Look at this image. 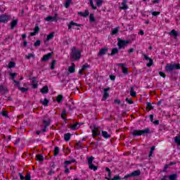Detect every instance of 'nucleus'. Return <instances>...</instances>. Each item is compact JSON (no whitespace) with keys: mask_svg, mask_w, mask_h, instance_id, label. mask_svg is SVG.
<instances>
[{"mask_svg":"<svg viewBox=\"0 0 180 180\" xmlns=\"http://www.w3.org/2000/svg\"><path fill=\"white\" fill-rule=\"evenodd\" d=\"M91 133H92V137L94 139L101 135V131L96 126L91 129Z\"/></svg>","mask_w":180,"mask_h":180,"instance_id":"6e6552de","label":"nucleus"},{"mask_svg":"<svg viewBox=\"0 0 180 180\" xmlns=\"http://www.w3.org/2000/svg\"><path fill=\"white\" fill-rule=\"evenodd\" d=\"M129 43L130 41L129 40L117 38V46L120 50H121V49H124Z\"/></svg>","mask_w":180,"mask_h":180,"instance_id":"7ed1b4c3","label":"nucleus"},{"mask_svg":"<svg viewBox=\"0 0 180 180\" xmlns=\"http://www.w3.org/2000/svg\"><path fill=\"white\" fill-rule=\"evenodd\" d=\"M119 53V49L117 48H113L111 51V53L108 54V56H115Z\"/></svg>","mask_w":180,"mask_h":180,"instance_id":"7c9ffc66","label":"nucleus"},{"mask_svg":"<svg viewBox=\"0 0 180 180\" xmlns=\"http://www.w3.org/2000/svg\"><path fill=\"white\" fill-rule=\"evenodd\" d=\"M143 57L146 60V61H149V63L146 64V67L150 68L151 67V65H153V64H154V60L151 59V58L148 57V56L143 53Z\"/></svg>","mask_w":180,"mask_h":180,"instance_id":"0eeeda50","label":"nucleus"},{"mask_svg":"<svg viewBox=\"0 0 180 180\" xmlns=\"http://www.w3.org/2000/svg\"><path fill=\"white\" fill-rule=\"evenodd\" d=\"M39 102L41 103H42V105H44V106H49V103L50 102V101H49V99H47V98H45L44 100L41 99L39 101Z\"/></svg>","mask_w":180,"mask_h":180,"instance_id":"b1692460","label":"nucleus"},{"mask_svg":"<svg viewBox=\"0 0 180 180\" xmlns=\"http://www.w3.org/2000/svg\"><path fill=\"white\" fill-rule=\"evenodd\" d=\"M89 68V65H88V63H86L84 65H83V66L82 67V70L84 71L86 69Z\"/></svg>","mask_w":180,"mask_h":180,"instance_id":"052dcab7","label":"nucleus"},{"mask_svg":"<svg viewBox=\"0 0 180 180\" xmlns=\"http://www.w3.org/2000/svg\"><path fill=\"white\" fill-rule=\"evenodd\" d=\"M170 36H173L174 39H176V37L180 36V32H178V31L175 30H172L171 32H169Z\"/></svg>","mask_w":180,"mask_h":180,"instance_id":"dca6fc26","label":"nucleus"},{"mask_svg":"<svg viewBox=\"0 0 180 180\" xmlns=\"http://www.w3.org/2000/svg\"><path fill=\"white\" fill-rule=\"evenodd\" d=\"M78 15H79V16H82V18H87V16H89V11H88V9H86L84 12H79Z\"/></svg>","mask_w":180,"mask_h":180,"instance_id":"6ab92c4d","label":"nucleus"},{"mask_svg":"<svg viewBox=\"0 0 180 180\" xmlns=\"http://www.w3.org/2000/svg\"><path fill=\"white\" fill-rule=\"evenodd\" d=\"M132 136H133V137H139V136H141L140 129H139V130H137V129L134 130L132 131Z\"/></svg>","mask_w":180,"mask_h":180,"instance_id":"4be33fe9","label":"nucleus"},{"mask_svg":"<svg viewBox=\"0 0 180 180\" xmlns=\"http://www.w3.org/2000/svg\"><path fill=\"white\" fill-rule=\"evenodd\" d=\"M155 150V146H152L150 148V151L149 153V158H151L153 157V153H154V150Z\"/></svg>","mask_w":180,"mask_h":180,"instance_id":"49530a36","label":"nucleus"},{"mask_svg":"<svg viewBox=\"0 0 180 180\" xmlns=\"http://www.w3.org/2000/svg\"><path fill=\"white\" fill-rule=\"evenodd\" d=\"M52 39H54V32H51L46 37V41H50Z\"/></svg>","mask_w":180,"mask_h":180,"instance_id":"f704fd0d","label":"nucleus"},{"mask_svg":"<svg viewBox=\"0 0 180 180\" xmlns=\"http://www.w3.org/2000/svg\"><path fill=\"white\" fill-rule=\"evenodd\" d=\"M27 60H30V58H34V54L28 53L27 56H25Z\"/></svg>","mask_w":180,"mask_h":180,"instance_id":"4d7b16f0","label":"nucleus"},{"mask_svg":"<svg viewBox=\"0 0 180 180\" xmlns=\"http://www.w3.org/2000/svg\"><path fill=\"white\" fill-rule=\"evenodd\" d=\"M159 75L162 77V78H166L167 75L164 72H159Z\"/></svg>","mask_w":180,"mask_h":180,"instance_id":"e2e57ef3","label":"nucleus"},{"mask_svg":"<svg viewBox=\"0 0 180 180\" xmlns=\"http://www.w3.org/2000/svg\"><path fill=\"white\" fill-rule=\"evenodd\" d=\"M42 123H44L45 127L49 128V126L51 124V120H43Z\"/></svg>","mask_w":180,"mask_h":180,"instance_id":"bb28decb","label":"nucleus"},{"mask_svg":"<svg viewBox=\"0 0 180 180\" xmlns=\"http://www.w3.org/2000/svg\"><path fill=\"white\" fill-rule=\"evenodd\" d=\"M141 174L140 170H135L130 174H128L124 176V179H128V178L139 176Z\"/></svg>","mask_w":180,"mask_h":180,"instance_id":"39448f33","label":"nucleus"},{"mask_svg":"<svg viewBox=\"0 0 180 180\" xmlns=\"http://www.w3.org/2000/svg\"><path fill=\"white\" fill-rule=\"evenodd\" d=\"M39 32H40V27H39V24H36L35 27L34 28V32H30V36L33 37V36H36V34H37V33H39Z\"/></svg>","mask_w":180,"mask_h":180,"instance_id":"4468645a","label":"nucleus"},{"mask_svg":"<svg viewBox=\"0 0 180 180\" xmlns=\"http://www.w3.org/2000/svg\"><path fill=\"white\" fill-rule=\"evenodd\" d=\"M37 79L36 77H32L30 78V80L32 81V84H39V82Z\"/></svg>","mask_w":180,"mask_h":180,"instance_id":"864d4df0","label":"nucleus"},{"mask_svg":"<svg viewBox=\"0 0 180 180\" xmlns=\"http://www.w3.org/2000/svg\"><path fill=\"white\" fill-rule=\"evenodd\" d=\"M9 75L11 76V79L13 82L15 81V78H16V73H9Z\"/></svg>","mask_w":180,"mask_h":180,"instance_id":"09e8293b","label":"nucleus"},{"mask_svg":"<svg viewBox=\"0 0 180 180\" xmlns=\"http://www.w3.org/2000/svg\"><path fill=\"white\" fill-rule=\"evenodd\" d=\"M70 128L72 130H77V129H79V122H76L75 124L71 125Z\"/></svg>","mask_w":180,"mask_h":180,"instance_id":"c9c22d12","label":"nucleus"},{"mask_svg":"<svg viewBox=\"0 0 180 180\" xmlns=\"http://www.w3.org/2000/svg\"><path fill=\"white\" fill-rule=\"evenodd\" d=\"M1 94H3L4 95H6V94H8V89L6 86L1 85Z\"/></svg>","mask_w":180,"mask_h":180,"instance_id":"a878e982","label":"nucleus"},{"mask_svg":"<svg viewBox=\"0 0 180 180\" xmlns=\"http://www.w3.org/2000/svg\"><path fill=\"white\" fill-rule=\"evenodd\" d=\"M94 160H95V158L94 156H91L89 158H87V162L89 165V169H92L93 171H97L98 170V166H95L94 165Z\"/></svg>","mask_w":180,"mask_h":180,"instance_id":"20e7f679","label":"nucleus"},{"mask_svg":"<svg viewBox=\"0 0 180 180\" xmlns=\"http://www.w3.org/2000/svg\"><path fill=\"white\" fill-rule=\"evenodd\" d=\"M13 83L15 84L14 86H18L19 89V87H20V82L17 80H13Z\"/></svg>","mask_w":180,"mask_h":180,"instance_id":"6e6d98bb","label":"nucleus"},{"mask_svg":"<svg viewBox=\"0 0 180 180\" xmlns=\"http://www.w3.org/2000/svg\"><path fill=\"white\" fill-rule=\"evenodd\" d=\"M76 146H78L79 148H82V143H81V141L76 142Z\"/></svg>","mask_w":180,"mask_h":180,"instance_id":"69168bd1","label":"nucleus"},{"mask_svg":"<svg viewBox=\"0 0 180 180\" xmlns=\"http://www.w3.org/2000/svg\"><path fill=\"white\" fill-rule=\"evenodd\" d=\"M9 20H11V15L6 13L1 15V23H8Z\"/></svg>","mask_w":180,"mask_h":180,"instance_id":"423d86ee","label":"nucleus"},{"mask_svg":"<svg viewBox=\"0 0 180 180\" xmlns=\"http://www.w3.org/2000/svg\"><path fill=\"white\" fill-rule=\"evenodd\" d=\"M125 101L128 103L129 105H133L134 103V102L133 101V99L131 98H127L125 99Z\"/></svg>","mask_w":180,"mask_h":180,"instance_id":"3c124183","label":"nucleus"},{"mask_svg":"<svg viewBox=\"0 0 180 180\" xmlns=\"http://www.w3.org/2000/svg\"><path fill=\"white\" fill-rule=\"evenodd\" d=\"M41 94H49V86H44V87H42V89H41Z\"/></svg>","mask_w":180,"mask_h":180,"instance_id":"4c0bfd02","label":"nucleus"},{"mask_svg":"<svg viewBox=\"0 0 180 180\" xmlns=\"http://www.w3.org/2000/svg\"><path fill=\"white\" fill-rule=\"evenodd\" d=\"M56 60H53L51 64V70H54L56 68Z\"/></svg>","mask_w":180,"mask_h":180,"instance_id":"603ef678","label":"nucleus"},{"mask_svg":"<svg viewBox=\"0 0 180 180\" xmlns=\"http://www.w3.org/2000/svg\"><path fill=\"white\" fill-rule=\"evenodd\" d=\"M120 29V27H117L114 28L111 32V35L115 36V34H117L119 33V30Z\"/></svg>","mask_w":180,"mask_h":180,"instance_id":"c756f323","label":"nucleus"},{"mask_svg":"<svg viewBox=\"0 0 180 180\" xmlns=\"http://www.w3.org/2000/svg\"><path fill=\"white\" fill-rule=\"evenodd\" d=\"M18 26V20H13L11 22V29L13 30Z\"/></svg>","mask_w":180,"mask_h":180,"instance_id":"5701e85b","label":"nucleus"},{"mask_svg":"<svg viewBox=\"0 0 180 180\" xmlns=\"http://www.w3.org/2000/svg\"><path fill=\"white\" fill-rule=\"evenodd\" d=\"M24 179H25V180H32V176H31L30 173L27 174L25 176Z\"/></svg>","mask_w":180,"mask_h":180,"instance_id":"680f3d73","label":"nucleus"},{"mask_svg":"<svg viewBox=\"0 0 180 180\" xmlns=\"http://www.w3.org/2000/svg\"><path fill=\"white\" fill-rule=\"evenodd\" d=\"M59 153H60V148L58 146H56L53 150V157H57Z\"/></svg>","mask_w":180,"mask_h":180,"instance_id":"2f4dec72","label":"nucleus"},{"mask_svg":"<svg viewBox=\"0 0 180 180\" xmlns=\"http://www.w3.org/2000/svg\"><path fill=\"white\" fill-rule=\"evenodd\" d=\"M72 26H77L78 27H81L82 25L76 23L74 21H70V23L68 25V30H71V29H72Z\"/></svg>","mask_w":180,"mask_h":180,"instance_id":"2eb2a0df","label":"nucleus"},{"mask_svg":"<svg viewBox=\"0 0 180 180\" xmlns=\"http://www.w3.org/2000/svg\"><path fill=\"white\" fill-rule=\"evenodd\" d=\"M68 71L70 74H74L75 72V64L72 63V66L68 68Z\"/></svg>","mask_w":180,"mask_h":180,"instance_id":"393cba45","label":"nucleus"},{"mask_svg":"<svg viewBox=\"0 0 180 180\" xmlns=\"http://www.w3.org/2000/svg\"><path fill=\"white\" fill-rule=\"evenodd\" d=\"M110 81H115L116 79V76L113 75H110Z\"/></svg>","mask_w":180,"mask_h":180,"instance_id":"338daca9","label":"nucleus"},{"mask_svg":"<svg viewBox=\"0 0 180 180\" xmlns=\"http://www.w3.org/2000/svg\"><path fill=\"white\" fill-rule=\"evenodd\" d=\"M72 58L73 60H78L79 58H81V51L77 50V48L75 46H73L72 48Z\"/></svg>","mask_w":180,"mask_h":180,"instance_id":"f03ea898","label":"nucleus"},{"mask_svg":"<svg viewBox=\"0 0 180 180\" xmlns=\"http://www.w3.org/2000/svg\"><path fill=\"white\" fill-rule=\"evenodd\" d=\"M89 2H90V6H91V8L94 9V11H96V9H98V8L96 7V6H95V4H94V1L89 0Z\"/></svg>","mask_w":180,"mask_h":180,"instance_id":"c03bdc74","label":"nucleus"},{"mask_svg":"<svg viewBox=\"0 0 180 180\" xmlns=\"http://www.w3.org/2000/svg\"><path fill=\"white\" fill-rule=\"evenodd\" d=\"M89 22L91 23L95 22V15H94V13H91L89 15Z\"/></svg>","mask_w":180,"mask_h":180,"instance_id":"37998d69","label":"nucleus"},{"mask_svg":"<svg viewBox=\"0 0 180 180\" xmlns=\"http://www.w3.org/2000/svg\"><path fill=\"white\" fill-rule=\"evenodd\" d=\"M18 89H19V91H21L22 92H27V91H29V88H25V87H22V86H20Z\"/></svg>","mask_w":180,"mask_h":180,"instance_id":"5fc2aeb1","label":"nucleus"},{"mask_svg":"<svg viewBox=\"0 0 180 180\" xmlns=\"http://www.w3.org/2000/svg\"><path fill=\"white\" fill-rule=\"evenodd\" d=\"M96 6L98 7V8H101V6H102V4H103V0H96Z\"/></svg>","mask_w":180,"mask_h":180,"instance_id":"a18cd8bd","label":"nucleus"},{"mask_svg":"<svg viewBox=\"0 0 180 180\" xmlns=\"http://www.w3.org/2000/svg\"><path fill=\"white\" fill-rule=\"evenodd\" d=\"M15 65H16V63L13 61H10L8 63V68H15Z\"/></svg>","mask_w":180,"mask_h":180,"instance_id":"79ce46f5","label":"nucleus"},{"mask_svg":"<svg viewBox=\"0 0 180 180\" xmlns=\"http://www.w3.org/2000/svg\"><path fill=\"white\" fill-rule=\"evenodd\" d=\"M53 52L48 53L47 54H45L43 56V57L41 58V61H49L50 58H51V56H53Z\"/></svg>","mask_w":180,"mask_h":180,"instance_id":"9d476101","label":"nucleus"},{"mask_svg":"<svg viewBox=\"0 0 180 180\" xmlns=\"http://www.w3.org/2000/svg\"><path fill=\"white\" fill-rule=\"evenodd\" d=\"M101 136L105 139L106 140H108V139H110V134H109L108 133V131H101Z\"/></svg>","mask_w":180,"mask_h":180,"instance_id":"aec40b11","label":"nucleus"},{"mask_svg":"<svg viewBox=\"0 0 180 180\" xmlns=\"http://www.w3.org/2000/svg\"><path fill=\"white\" fill-rule=\"evenodd\" d=\"M146 108L148 109V110H153L154 106H153L150 102H148L146 103Z\"/></svg>","mask_w":180,"mask_h":180,"instance_id":"a19ab883","label":"nucleus"},{"mask_svg":"<svg viewBox=\"0 0 180 180\" xmlns=\"http://www.w3.org/2000/svg\"><path fill=\"white\" fill-rule=\"evenodd\" d=\"M130 95L133 98H134L135 96H137V93H136V91H134V87H133V86L131 87Z\"/></svg>","mask_w":180,"mask_h":180,"instance_id":"58836bf2","label":"nucleus"},{"mask_svg":"<svg viewBox=\"0 0 180 180\" xmlns=\"http://www.w3.org/2000/svg\"><path fill=\"white\" fill-rule=\"evenodd\" d=\"M165 70L166 72H172L174 70H180V64L179 63H167Z\"/></svg>","mask_w":180,"mask_h":180,"instance_id":"f257e3e1","label":"nucleus"},{"mask_svg":"<svg viewBox=\"0 0 180 180\" xmlns=\"http://www.w3.org/2000/svg\"><path fill=\"white\" fill-rule=\"evenodd\" d=\"M161 12L160 11H153L152 12V15L153 16H158L159 15H160Z\"/></svg>","mask_w":180,"mask_h":180,"instance_id":"bf43d9fd","label":"nucleus"},{"mask_svg":"<svg viewBox=\"0 0 180 180\" xmlns=\"http://www.w3.org/2000/svg\"><path fill=\"white\" fill-rule=\"evenodd\" d=\"M120 8L122 9V11H126L127 9H129V6H127V0L122 1Z\"/></svg>","mask_w":180,"mask_h":180,"instance_id":"f8f14e48","label":"nucleus"},{"mask_svg":"<svg viewBox=\"0 0 180 180\" xmlns=\"http://www.w3.org/2000/svg\"><path fill=\"white\" fill-rule=\"evenodd\" d=\"M108 49L105 47V48H102L98 53V56H105V54H106V53H108Z\"/></svg>","mask_w":180,"mask_h":180,"instance_id":"412c9836","label":"nucleus"},{"mask_svg":"<svg viewBox=\"0 0 180 180\" xmlns=\"http://www.w3.org/2000/svg\"><path fill=\"white\" fill-rule=\"evenodd\" d=\"M64 140L65 141H70V140H71V134L70 133L65 134Z\"/></svg>","mask_w":180,"mask_h":180,"instance_id":"473e14b6","label":"nucleus"},{"mask_svg":"<svg viewBox=\"0 0 180 180\" xmlns=\"http://www.w3.org/2000/svg\"><path fill=\"white\" fill-rule=\"evenodd\" d=\"M40 44H41V40H37L34 43V47H39L40 46Z\"/></svg>","mask_w":180,"mask_h":180,"instance_id":"8fccbe9b","label":"nucleus"},{"mask_svg":"<svg viewBox=\"0 0 180 180\" xmlns=\"http://www.w3.org/2000/svg\"><path fill=\"white\" fill-rule=\"evenodd\" d=\"M122 72L123 74H124V75H127V74H129V70L127 69V68H123Z\"/></svg>","mask_w":180,"mask_h":180,"instance_id":"13d9d810","label":"nucleus"},{"mask_svg":"<svg viewBox=\"0 0 180 180\" xmlns=\"http://www.w3.org/2000/svg\"><path fill=\"white\" fill-rule=\"evenodd\" d=\"M32 86L33 89H37V87L39 86V83H33L32 84Z\"/></svg>","mask_w":180,"mask_h":180,"instance_id":"0e129e2a","label":"nucleus"},{"mask_svg":"<svg viewBox=\"0 0 180 180\" xmlns=\"http://www.w3.org/2000/svg\"><path fill=\"white\" fill-rule=\"evenodd\" d=\"M1 116H3V117H4L5 119H10L9 117V112H8L6 110H1Z\"/></svg>","mask_w":180,"mask_h":180,"instance_id":"a211bd4d","label":"nucleus"},{"mask_svg":"<svg viewBox=\"0 0 180 180\" xmlns=\"http://www.w3.org/2000/svg\"><path fill=\"white\" fill-rule=\"evenodd\" d=\"M140 131H141V136H147L148 134H151V129H150V128H146Z\"/></svg>","mask_w":180,"mask_h":180,"instance_id":"ddd939ff","label":"nucleus"},{"mask_svg":"<svg viewBox=\"0 0 180 180\" xmlns=\"http://www.w3.org/2000/svg\"><path fill=\"white\" fill-rule=\"evenodd\" d=\"M18 175H19L20 179L21 180L25 179V176H24V175H23L21 172H19V173H18Z\"/></svg>","mask_w":180,"mask_h":180,"instance_id":"774afa93","label":"nucleus"},{"mask_svg":"<svg viewBox=\"0 0 180 180\" xmlns=\"http://www.w3.org/2000/svg\"><path fill=\"white\" fill-rule=\"evenodd\" d=\"M71 2H72V0H66L64 4L65 8L68 9V8H70V5H71Z\"/></svg>","mask_w":180,"mask_h":180,"instance_id":"ea45409f","label":"nucleus"},{"mask_svg":"<svg viewBox=\"0 0 180 180\" xmlns=\"http://www.w3.org/2000/svg\"><path fill=\"white\" fill-rule=\"evenodd\" d=\"M169 180H177L178 179V174H172L168 176Z\"/></svg>","mask_w":180,"mask_h":180,"instance_id":"c85d7f7f","label":"nucleus"},{"mask_svg":"<svg viewBox=\"0 0 180 180\" xmlns=\"http://www.w3.org/2000/svg\"><path fill=\"white\" fill-rule=\"evenodd\" d=\"M105 179H107V180H120V179H122V178H120V176L119 174H116L112 179L106 177Z\"/></svg>","mask_w":180,"mask_h":180,"instance_id":"e433bc0d","label":"nucleus"},{"mask_svg":"<svg viewBox=\"0 0 180 180\" xmlns=\"http://www.w3.org/2000/svg\"><path fill=\"white\" fill-rule=\"evenodd\" d=\"M63 99H64V96H63L61 94H59L56 97V102H58V103H61V102H63Z\"/></svg>","mask_w":180,"mask_h":180,"instance_id":"72a5a7b5","label":"nucleus"},{"mask_svg":"<svg viewBox=\"0 0 180 180\" xmlns=\"http://www.w3.org/2000/svg\"><path fill=\"white\" fill-rule=\"evenodd\" d=\"M60 117L64 120L65 123H67V110L65 108L63 110Z\"/></svg>","mask_w":180,"mask_h":180,"instance_id":"f3484780","label":"nucleus"},{"mask_svg":"<svg viewBox=\"0 0 180 180\" xmlns=\"http://www.w3.org/2000/svg\"><path fill=\"white\" fill-rule=\"evenodd\" d=\"M103 91L104 92L103 94V98L101 99L102 101H106V99H108V98H109V93L108 92V91H110V87L105 88Z\"/></svg>","mask_w":180,"mask_h":180,"instance_id":"1a4fd4ad","label":"nucleus"},{"mask_svg":"<svg viewBox=\"0 0 180 180\" xmlns=\"http://www.w3.org/2000/svg\"><path fill=\"white\" fill-rule=\"evenodd\" d=\"M57 16H58V14H55V16H48L45 18V20H46V22H57Z\"/></svg>","mask_w":180,"mask_h":180,"instance_id":"9b49d317","label":"nucleus"},{"mask_svg":"<svg viewBox=\"0 0 180 180\" xmlns=\"http://www.w3.org/2000/svg\"><path fill=\"white\" fill-rule=\"evenodd\" d=\"M37 161H39V162H43L44 161V157L43 155L38 154L36 155Z\"/></svg>","mask_w":180,"mask_h":180,"instance_id":"cd10ccee","label":"nucleus"},{"mask_svg":"<svg viewBox=\"0 0 180 180\" xmlns=\"http://www.w3.org/2000/svg\"><path fill=\"white\" fill-rule=\"evenodd\" d=\"M174 143H177V146H180V137L176 136L174 138Z\"/></svg>","mask_w":180,"mask_h":180,"instance_id":"de8ad7c7","label":"nucleus"}]
</instances>
